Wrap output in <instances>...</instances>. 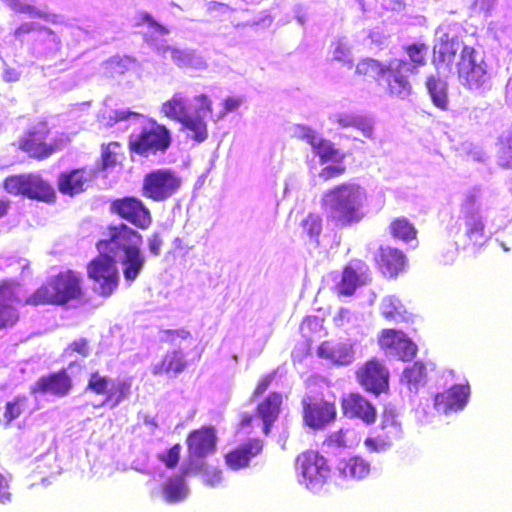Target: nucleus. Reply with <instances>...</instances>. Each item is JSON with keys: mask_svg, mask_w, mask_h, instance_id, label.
<instances>
[{"mask_svg": "<svg viewBox=\"0 0 512 512\" xmlns=\"http://www.w3.org/2000/svg\"><path fill=\"white\" fill-rule=\"evenodd\" d=\"M428 49V44L424 42H412L403 46L408 60L394 58L383 63L373 58H365L357 63L356 73L375 80L389 97L405 100L413 93L410 75L416 74L419 68L427 64Z\"/></svg>", "mask_w": 512, "mask_h": 512, "instance_id": "nucleus-1", "label": "nucleus"}, {"mask_svg": "<svg viewBox=\"0 0 512 512\" xmlns=\"http://www.w3.org/2000/svg\"><path fill=\"white\" fill-rule=\"evenodd\" d=\"M143 236L124 222L111 223L106 226L105 237L99 239L95 246L102 254L113 258L123 253L120 260L124 280L131 285L145 267L146 258L142 252Z\"/></svg>", "mask_w": 512, "mask_h": 512, "instance_id": "nucleus-2", "label": "nucleus"}, {"mask_svg": "<svg viewBox=\"0 0 512 512\" xmlns=\"http://www.w3.org/2000/svg\"><path fill=\"white\" fill-rule=\"evenodd\" d=\"M86 297L87 287L82 273L66 268L50 276L19 305L64 307L83 302Z\"/></svg>", "mask_w": 512, "mask_h": 512, "instance_id": "nucleus-3", "label": "nucleus"}, {"mask_svg": "<svg viewBox=\"0 0 512 512\" xmlns=\"http://www.w3.org/2000/svg\"><path fill=\"white\" fill-rule=\"evenodd\" d=\"M368 200L367 191L360 184L343 182L326 190L321 206L327 210V220L336 227H349L363 220Z\"/></svg>", "mask_w": 512, "mask_h": 512, "instance_id": "nucleus-4", "label": "nucleus"}, {"mask_svg": "<svg viewBox=\"0 0 512 512\" xmlns=\"http://www.w3.org/2000/svg\"><path fill=\"white\" fill-rule=\"evenodd\" d=\"M50 134L48 121L41 119L19 138L18 149L36 161L46 160L61 151L67 141L63 137H50Z\"/></svg>", "mask_w": 512, "mask_h": 512, "instance_id": "nucleus-5", "label": "nucleus"}, {"mask_svg": "<svg viewBox=\"0 0 512 512\" xmlns=\"http://www.w3.org/2000/svg\"><path fill=\"white\" fill-rule=\"evenodd\" d=\"M171 143L170 130L154 118H148L138 133L129 136L128 149L131 155L147 158L164 153Z\"/></svg>", "mask_w": 512, "mask_h": 512, "instance_id": "nucleus-6", "label": "nucleus"}, {"mask_svg": "<svg viewBox=\"0 0 512 512\" xmlns=\"http://www.w3.org/2000/svg\"><path fill=\"white\" fill-rule=\"evenodd\" d=\"M294 469L298 481L308 490L321 489L331 476L327 459L317 450L308 449L297 455Z\"/></svg>", "mask_w": 512, "mask_h": 512, "instance_id": "nucleus-7", "label": "nucleus"}, {"mask_svg": "<svg viewBox=\"0 0 512 512\" xmlns=\"http://www.w3.org/2000/svg\"><path fill=\"white\" fill-rule=\"evenodd\" d=\"M88 278L94 283V291L103 298L110 297L118 288L119 272L116 260L109 254H99L86 265Z\"/></svg>", "mask_w": 512, "mask_h": 512, "instance_id": "nucleus-8", "label": "nucleus"}, {"mask_svg": "<svg viewBox=\"0 0 512 512\" xmlns=\"http://www.w3.org/2000/svg\"><path fill=\"white\" fill-rule=\"evenodd\" d=\"M457 78L459 83L469 90L479 89L487 82V64L474 47L464 45L461 49L457 63Z\"/></svg>", "mask_w": 512, "mask_h": 512, "instance_id": "nucleus-9", "label": "nucleus"}, {"mask_svg": "<svg viewBox=\"0 0 512 512\" xmlns=\"http://www.w3.org/2000/svg\"><path fill=\"white\" fill-rule=\"evenodd\" d=\"M182 179L171 169H155L145 174L142 195L155 202L171 198L181 187Z\"/></svg>", "mask_w": 512, "mask_h": 512, "instance_id": "nucleus-10", "label": "nucleus"}, {"mask_svg": "<svg viewBox=\"0 0 512 512\" xmlns=\"http://www.w3.org/2000/svg\"><path fill=\"white\" fill-rule=\"evenodd\" d=\"M131 387L130 379L113 380L99 371H93L88 376L86 390L95 395L104 396L103 404L115 408L130 396Z\"/></svg>", "mask_w": 512, "mask_h": 512, "instance_id": "nucleus-11", "label": "nucleus"}, {"mask_svg": "<svg viewBox=\"0 0 512 512\" xmlns=\"http://www.w3.org/2000/svg\"><path fill=\"white\" fill-rule=\"evenodd\" d=\"M110 212L140 230H147L153 222L151 211L136 196H123L111 200Z\"/></svg>", "mask_w": 512, "mask_h": 512, "instance_id": "nucleus-12", "label": "nucleus"}, {"mask_svg": "<svg viewBox=\"0 0 512 512\" xmlns=\"http://www.w3.org/2000/svg\"><path fill=\"white\" fill-rule=\"evenodd\" d=\"M302 417L306 426L320 430L336 420L337 409L334 400L324 397L306 396L302 399Z\"/></svg>", "mask_w": 512, "mask_h": 512, "instance_id": "nucleus-13", "label": "nucleus"}, {"mask_svg": "<svg viewBox=\"0 0 512 512\" xmlns=\"http://www.w3.org/2000/svg\"><path fill=\"white\" fill-rule=\"evenodd\" d=\"M377 344L382 351L402 362L413 360L418 353L417 344L399 329H382L377 336Z\"/></svg>", "mask_w": 512, "mask_h": 512, "instance_id": "nucleus-14", "label": "nucleus"}, {"mask_svg": "<svg viewBox=\"0 0 512 512\" xmlns=\"http://www.w3.org/2000/svg\"><path fill=\"white\" fill-rule=\"evenodd\" d=\"M20 283L11 278L0 280V330L12 328L21 318L18 306Z\"/></svg>", "mask_w": 512, "mask_h": 512, "instance_id": "nucleus-15", "label": "nucleus"}, {"mask_svg": "<svg viewBox=\"0 0 512 512\" xmlns=\"http://www.w3.org/2000/svg\"><path fill=\"white\" fill-rule=\"evenodd\" d=\"M357 382L368 392L380 395L389 388V370L376 357L364 362L356 371Z\"/></svg>", "mask_w": 512, "mask_h": 512, "instance_id": "nucleus-16", "label": "nucleus"}, {"mask_svg": "<svg viewBox=\"0 0 512 512\" xmlns=\"http://www.w3.org/2000/svg\"><path fill=\"white\" fill-rule=\"evenodd\" d=\"M194 100L199 104L195 115H188L181 123V130L187 133V137L196 143H202L208 139V126L203 114L213 113V103L208 95L202 93L196 95Z\"/></svg>", "mask_w": 512, "mask_h": 512, "instance_id": "nucleus-17", "label": "nucleus"}, {"mask_svg": "<svg viewBox=\"0 0 512 512\" xmlns=\"http://www.w3.org/2000/svg\"><path fill=\"white\" fill-rule=\"evenodd\" d=\"M217 433L213 426H202L188 433L186 446L189 459H201L213 454L217 447Z\"/></svg>", "mask_w": 512, "mask_h": 512, "instance_id": "nucleus-18", "label": "nucleus"}, {"mask_svg": "<svg viewBox=\"0 0 512 512\" xmlns=\"http://www.w3.org/2000/svg\"><path fill=\"white\" fill-rule=\"evenodd\" d=\"M340 404L342 413L346 418L359 419L367 425L376 421V408L358 392H351L342 396Z\"/></svg>", "mask_w": 512, "mask_h": 512, "instance_id": "nucleus-19", "label": "nucleus"}, {"mask_svg": "<svg viewBox=\"0 0 512 512\" xmlns=\"http://www.w3.org/2000/svg\"><path fill=\"white\" fill-rule=\"evenodd\" d=\"M469 394L470 388L468 385H452L450 388L434 395V408L442 414L458 412L467 404Z\"/></svg>", "mask_w": 512, "mask_h": 512, "instance_id": "nucleus-20", "label": "nucleus"}, {"mask_svg": "<svg viewBox=\"0 0 512 512\" xmlns=\"http://www.w3.org/2000/svg\"><path fill=\"white\" fill-rule=\"evenodd\" d=\"M374 261L379 271L388 278H396L407 266L404 252L391 246H380Z\"/></svg>", "mask_w": 512, "mask_h": 512, "instance_id": "nucleus-21", "label": "nucleus"}, {"mask_svg": "<svg viewBox=\"0 0 512 512\" xmlns=\"http://www.w3.org/2000/svg\"><path fill=\"white\" fill-rule=\"evenodd\" d=\"M94 177V171L87 167L63 171L58 175L57 187L62 194L74 196L84 192Z\"/></svg>", "mask_w": 512, "mask_h": 512, "instance_id": "nucleus-22", "label": "nucleus"}, {"mask_svg": "<svg viewBox=\"0 0 512 512\" xmlns=\"http://www.w3.org/2000/svg\"><path fill=\"white\" fill-rule=\"evenodd\" d=\"M72 388V378L67 373L66 369L63 368L59 371L41 376L35 382L32 392L64 397L70 393Z\"/></svg>", "mask_w": 512, "mask_h": 512, "instance_id": "nucleus-23", "label": "nucleus"}, {"mask_svg": "<svg viewBox=\"0 0 512 512\" xmlns=\"http://www.w3.org/2000/svg\"><path fill=\"white\" fill-rule=\"evenodd\" d=\"M317 356L337 367L349 366L355 360L353 344L348 341H324L317 348Z\"/></svg>", "mask_w": 512, "mask_h": 512, "instance_id": "nucleus-24", "label": "nucleus"}, {"mask_svg": "<svg viewBox=\"0 0 512 512\" xmlns=\"http://www.w3.org/2000/svg\"><path fill=\"white\" fill-rule=\"evenodd\" d=\"M263 442L258 438L249 439L247 442L235 447L224 455L225 464L232 470L247 468L251 460L261 454Z\"/></svg>", "mask_w": 512, "mask_h": 512, "instance_id": "nucleus-25", "label": "nucleus"}, {"mask_svg": "<svg viewBox=\"0 0 512 512\" xmlns=\"http://www.w3.org/2000/svg\"><path fill=\"white\" fill-rule=\"evenodd\" d=\"M458 48V41L447 34L440 37L434 44L432 64L438 74L451 70Z\"/></svg>", "mask_w": 512, "mask_h": 512, "instance_id": "nucleus-26", "label": "nucleus"}, {"mask_svg": "<svg viewBox=\"0 0 512 512\" xmlns=\"http://www.w3.org/2000/svg\"><path fill=\"white\" fill-rule=\"evenodd\" d=\"M356 266L348 264L344 266L341 279L336 289L340 296H352L358 287L366 283V273L368 270L366 264L361 260H356Z\"/></svg>", "mask_w": 512, "mask_h": 512, "instance_id": "nucleus-27", "label": "nucleus"}, {"mask_svg": "<svg viewBox=\"0 0 512 512\" xmlns=\"http://www.w3.org/2000/svg\"><path fill=\"white\" fill-rule=\"evenodd\" d=\"M283 403V395L280 392H270L256 406V411L263 422V433L268 435L271 426L277 420L281 406Z\"/></svg>", "mask_w": 512, "mask_h": 512, "instance_id": "nucleus-28", "label": "nucleus"}, {"mask_svg": "<svg viewBox=\"0 0 512 512\" xmlns=\"http://www.w3.org/2000/svg\"><path fill=\"white\" fill-rule=\"evenodd\" d=\"M187 364L180 350H172L167 352L158 363L153 365L151 372L155 376L167 375L175 377L186 369Z\"/></svg>", "mask_w": 512, "mask_h": 512, "instance_id": "nucleus-29", "label": "nucleus"}, {"mask_svg": "<svg viewBox=\"0 0 512 512\" xmlns=\"http://www.w3.org/2000/svg\"><path fill=\"white\" fill-rule=\"evenodd\" d=\"M29 409V398L17 395L0 403V425L8 428Z\"/></svg>", "mask_w": 512, "mask_h": 512, "instance_id": "nucleus-30", "label": "nucleus"}, {"mask_svg": "<svg viewBox=\"0 0 512 512\" xmlns=\"http://www.w3.org/2000/svg\"><path fill=\"white\" fill-rule=\"evenodd\" d=\"M434 368L433 363H425L420 360L415 361L403 370L402 381L411 391H418L419 388L427 384L429 371L434 370Z\"/></svg>", "mask_w": 512, "mask_h": 512, "instance_id": "nucleus-31", "label": "nucleus"}, {"mask_svg": "<svg viewBox=\"0 0 512 512\" xmlns=\"http://www.w3.org/2000/svg\"><path fill=\"white\" fill-rule=\"evenodd\" d=\"M337 469L343 478L361 481L369 476L371 465L362 457L352 456L342 459L339 462Z\"/></svg>", "mask_w": 512, "mask_h": 512, "instance_id": "nucleus-32", "label": "nucleus"}, {"mask_svg": "<svg viewBox=\"0 0 512 512\" xmlns=\"http://www.w3.org/2000/svg\"><path fill=\"white\" fill-rule=\"evenodd\" d=\"M26 198L45 203H54L57 196L51 183L38 173H30Z\"/></svg>", "mask_w": 512, "mask_h": 512, "instance_id": "nucleus-33", "label": "nucleus"}, {"mask_svg": "<svg viewBox=\"0 0 512 512\" xmlns=\"http://www.w3.org/2000/svg\"><path fill=\"white\" fill-rule=\"evenodd\" d=\"M425 88L435 107L446 111L449 107L448 84L437 75L430 74L425 78Z\"/></svg>", "mask_w": 512, "mask_h": 512, "instance_id": "nucleus-34", "label": "nucleus"}, {"mask_svg": "<svg viewBox=\"0 0 512 512\" xmlns=\"http://www.w3.org/2000/svg\"><path fill=\"white\" fill-rule=\"evenodd\" d=\"M380 314L388 322L409 323L413 321L402 302L395 296H386L380 303Z\"/></svg>", "mask_w": 512, "mask_h": 512, "instance_id": "nucleus-35", "label": "nucleus"}, {"mask_svg": "<svg viewBox=\"0 0 512 512\" xmlns=\"http://www.w3.org/2000/svg\"><path fill=\"white\" fill-rule=\"evenodd\" d=\"M341 128H354L359 130L365 137L370 138L373 134V123L365 115L342 112L334 115V120Z\"/></svg>", "mask_w": 512, "mask_h": 512, "instance_id": "nucleus-36", "label": "nucleus"}, {"mask_svg": "<svg viewBox=\"0 0 512 512\" xmlns=\"http://www.w3.org/2000/svg\"><path fill=\"white\" fill-rule=\"evenodd\" d=\"M160 113L163 117L180 124L189 115L185 97L179 92L174 93L161 104Z\"/></svg>", "mask_w": 512, "mask_h": 512, "instance_id": "nucleus-37", "label": "nucleus"}, {"mask_svg": "<svg viewBox=\"0 0 512 512\" xmlns=\"http://www.w3.org/2000/svg\"><path fill=\"white\" fill-rule=\"evenodd\" d=\"M379 430V434L383 436L384 441L391 444L393 440H396L401 436V424L398 422L397 416L392 410L385 409L382 412Z\"/></svg>", "mask_w": 512, "mask_h": 512, "instance_id": "nucleus-38", "label": "nucleus"}, {"mask_svg": "<svg viewBox=\"0 0 512 512\" xmlns=\"http://www.w3.org/2000/svg\"><path fill=\"white\" fill-rule=\"evenodd\" d=\"M389 231L393 238L409 242L417 237V229L405 217H396L389 224Z\"/></svg>", "mask_w": 512, "mask_h": 512, "instance_id": "nucleus-39", "label": "nucleus"}, {"mask_svg": "<svg viewBox=\"0 0 512 512\" xmlns=\"http://www.w3.org/2000/svg\"><path fill=\"white\" fill-rule=\"evenodd\" d=\"M164 498L169 503L183 500L187 496L188 489L182 476L169 478L162 485Z\"/></svg>", "mask_w": 512, "mask_h": 512, "instance_id": "nucleus-40", "label": "nucleus"}, {"mask_svg": "<svg viewBox=\"0 0 512 512\" xmlns=\"http://www.w3.org/2000/svg\"><path fill=\"white\" fill-rule=\"evenodd\" d=\"M122 145L118 141H111L101 145V168L108 169L120 164L124 153L121 151Z\"/></svg>", "mask_w": 512, "mask_h": 512, "instance_id": "nucleus-41", "label": "nucleus"}, {"mask_svg": "<svg viewBox=\"0 0 512 512\" xmlns=\"http://www.w3.org/2000/svg\"><path fill=\"white\" fill-rule=\"evenodd\" d=\"M30 173L15 174L3 180L4 190L14 196L26 197Z\"/></svg>", "mask_w": 512, "mask_h": 512, "instance_id": "nucleus-42", "label": "nucleus"}, {"mask_svg": "<svg viewBox=\"0 0 512 512\" xmlns=\"http://www.w3.org/2000/svg\"><path fill=\"white\" fill-rule=\"evenodd\" d=\"M316 155L319 156L321 163L326 162H342L345 154L335 148L334 144L329 140L322 139L314 149Z\"/></svg>", "mask_w": 512, "mask_h": 512, "instance_id": "nucleus-43", "label": "nucleus"}, {"mask_svg": "<svg viewBox=\"0 0 512 512\" xmlns=\"http://www.w3.org/2000/svg\"><path fill=\"white\" fill-rule=\"evenodd\" d=\"M498 151L501 165L512 168V126L499 137Z\"/></svg>", "mask_w": 512, "mask_h": 512, "instance_id": "nucleus-44", "label": "nucleus"}, {"mask_svg": "<svg viewBox=\"0 0 512 512\" xmlns=\"http://www.w3.org/2000/svg\"><path fill=\"white\" fill-rule=\"evenodd\" d=\"M135 24L137 26H147L151 30L152 34L157 36H164L170 32L168 27L155 20L150 13L145 11L137 14Z\"/></svg>", "mask_w": 512, "mask_h": 512, "instance_id": "nucleus-45", "label": "nucleus"}, {"mask_svg": "<svg viewBox=\"0 0 512 512\" xmlns=\"http://www.w3.org/2000/svg\"><path fill=\"white\" fill-rule=\"evenodd\" d=\"M91 353V347L89 340L86 338H78L67 345L64 349L63 354L65 356H73L74 354H78L83 358H86Z\"/></svg>", "mask_w": 512, "mask_h": 512, "instance_id": "nucleus-46", "label": "nucleus"}, {"mask_svg": "<svg viewBox=\"0 0 512 512\" xmlns=\"http://www.w3.org/2000/svg\"><path fill=\"white\" fill-rule=\"evenodd\" d=\"M160 333L161 341L170 345H175L178 341H185L191 338V332L186 328L164 329Z\"/></svg>", "mask_w": 512, "mask_h": 512, "instance_id": "nucleus-47", "label": "nucleus"}, {"mask_svg": "<svg viewBox=\"0 0 512 512\" xmlns=\"http://www.w3.org/2000/svg\"><path fill=\"white\" fill-rule=\"evenodd\" d=\"M180 454L181 445L176 443L167 451L160 453L158 455V459L165 465L166 468L174 469L179 463Z\"/></svg>", "mask_w": 512, "mask_h": 512, "instance_id": "nucleus-48", "label": "nucleus"}, {"mask_svg": "<svg viewBox=\"0 0 512 512\" xmlns=\"http://www.w3.org/2000/svg\"><path fill=\"white\" fill-rule=\"evenodd\" d=\"M301 225L310 237H318L322 231L321 219L316 214H309L302 220Z\"/></svg>", "mask_w": 512, "mask_h": 512, "instance_id": "nucleus-49", "label": "nucleus"}, {"mask_svg": "<svg viewBox=\"0 0 512 512\" xmlns=\"http://www.w3.org/2000/svg\"><path fill=\"white\" fill-rule=\"evenodd\" d=\"M277 376V371H272L268 374L263 375L257 381L255 388L252 392V398H258L263 395L267 389L271 386L272 382Z\"/></svg>", "mask_w": 512, "mask_h": 512, "instance_id": "nucleus-50", "label": "nucleus"}, {"mask_svg": "<svg viewBox=\"0 0 512 512\" xmlns=\"http://www.w3.org/2000/svg\"><path fill=\"white\" fill-rule=\"evenodd\" d=\"M346 172V166L344 165H329L323 167L319 172V177L323 181H329L338 177H341Z\"/></svg>", "mask_w": 512, "mask_h": 512, "instance_id": "nucleus-51", "label": "nucleus"}, {"mask_svg": "<svg viewBox=\"0 0 512 512\" xmlns=\"http://www.w3.org/2000/svg\"><path fill=\"white\" fill-rule=\"evenodd\" d=\"M364 445L369 452H380L384 450L391 443L385 442L383 436L378 434L376 437H368L364 441Z\"/></svg>", "mask_w": 512, "mask_h": 512, "instance_id": "nucleus-52", "label": "nucleus"}, {"mask_svg": "<svg viewBox=\"0 0 512 512\" xmlns=\"http://www.w3.org/2000/svg\"><path fill=\"white\" fill-rule=\"evenodd\" d=\"M222 481V471L218 469L206 470L203 475V483L206 486L215 487Z\"/></svg>", "mask_w": 512, "mask_h": 512, "instance_id": "nucleus-53", "label": "nucleus"}, {"mask_svg": "<svg viewBox=\"0 0 512 512\" xmlns=\"http://www.w3.org/2000/svg\"><path fill=\"white\" fill-rule=\"evenodd\" d=\"M467 225V234L470 237L473 236H482L484 231V223L480 218L471 217L469 221L466 222Z\"/></svg>", "mask_w": 512, "mask_h": 512, "instance_id": "nucleus-54", "label": "nucleus"}, {"mask_svg": "<svg viewBox=\"0 0 512 512\" xmlns=\"http://www.w3.org/2000/svg\"><path fill=\"white\" fill-rule=\"evenodd\" d=\"M9 7L16 13L37 14L36 8L32 5L23 3L20 0H9Z\"/></svg>", "mask_w": 512, "mask_h": 512, "instance_id": "nucleus-55", "label": "nucleus"}, {"mask_svg": "<svg viewBox=\"0 0 512 512\" xmlns=\"http://www.w3.org/2000/svg\"><path fill=\"white\" fill-rule=\"evenodd\" d=\"M162 246L163 240L159 233H153L148 238V249L152 255L158 256L161 253Z\"/></svg>", "mask_w": 512, "mask_h": 512, "instance_id": "nucleus-56", "label": "nucleus"}, {"mask_svg": "<svg viewBox=\"0 0 512 512\" xmlns=\"http://www.w3.org/2000/svg\"><path fill=\"white\" fill-rule=\"evenodd\" d=\"M241 102V99L238 97H227L226 99H224L223 108L218 118L225 116L229 112L237 110L241 105Z\"/></svg>", "mask_w": 512, "mask_h": 512, "instance_id": "nucleus-57", "label": "nucleus"}, {"mask_svg": "<svg viewBox=\"0 0 512 512\" xmlns=\"http://www.w3.org/2000/svg\"><path fill=\"white\" fill-rule=\"evenodd\" d=\"M140 114L136 111L131 110H116L113 113V116L110 117L111 121L113 123H118L121 121H125L129 119L130 117H138Z\"/></svg>", "mask_w": 512, "mask_h": 512, "instance_id": "nucleus-58", "label": "nucleus"}, {"mask_svg": "<svg viewBox=\"0 0 512 512\" xmlns=\"http://www.w3.org/2000/svg\"><path fill=\"white\" fill-rule=\"evenodd\" d=\"M9 484L7 479L0 474V502L5 503L10 500Z\"/></svg>", "mask_w": 512, "mask_h": 512, "instance_id": "nucleus-59", "label": "nucleus"}, {"mask_svg": "<svg viewBox=\"0 0 512 512\" xmlns=\"http://www.w3.org/2000/svg\"><path fill=\"white\" fill-rule=\"evenodd\" d=\"M170 51L171 59L175 62L176 65H184L188 62V57L185 53L181 52L177 48H168Z\"/></svg>", "mask_w": 512, "mask_h": 512, "instance_id": "nucleus-60", "label": "nucleus"}, {"mask_svg": "<svg viewBox=\"0 0 512 512\" xmlns=\"http://www.w3.org/2000/svg\"><path fill=\"white\" fill-rule=\"evenodd\" d=\"M303 139L312 146L313 150L316 148V146L318 145V143L323 139V138H320L318 137L314 131L308 129L304 134H303Z\"/></svg>", "mask_w": 512, "mask_h": 512, "instance_id": "nucleus-61", "label": "nucleus"}, {"mask_svg": "<svg viewBox=\"0 0 512 512\" xmlns=\"http://www.w3.org/2000/svg\"><path fill=\"white\" fill-rule=\"evenodd\" d=\"M254 420V416L249 413H242L239 418V429H245L252 425Z\"/></svg>", "mask_w": 512, "mask_h": 512, "instance_id": "nucleus-62", "label": "nucleus"}, {"mask_svg": "<svg viewBox=\"0 0 512 512\" xmlns=\"http://www.w3.org/2000/svg\"><path fill=\"white\" fill-rule=\"evenodd\" d=\"M35 29H36V27L33 23H23L15 29L14 35L18 37L22 34L30 33L32 31H34Z\"/></svg>", "mask_w": 512, "mask_h": 512, "instance_id": "nucleus-63", "label": "nucleus"}, {"mask_svg": "<svg viewBox=\"0 0 512 512\" xmlns=\"http://www.w3.org/2000/svg\"><path fill=\"white\" fill-rule=\"evenodd\" d=\"M11 202L8 199L0 198V219L8 215Z\"/></svg>", "mask_w": 512, "mask_h": 512, "instance_id": "nucleus-64", "label": "nucleus"}]
</instances>
